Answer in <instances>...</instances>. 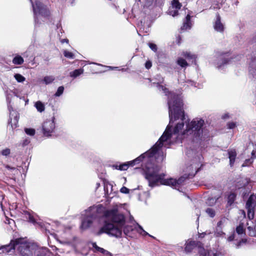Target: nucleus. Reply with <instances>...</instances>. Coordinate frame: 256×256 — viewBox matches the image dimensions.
I'll list each match as a JSON object with an SVG mask.
<instances>
[{
  "instance_id": "obj_1",
  "label": "nucleus",
  "mask_w": 256,
  "mask_h": 256,
  "mask_svg": "<svg viewBox=\"0 0 256 256\" xmlns=\"http://www.w3.org/2000/svg\"><path fill=\"white\" fill-rule=\"evenodd\" d=\"M174 98L175 96L171 94L168 102L170 122L164 131L166 132L168 128V134L174 135V142L171 144L175 142H182L184 138H188L192 141L201 140L204 120L196 118L187 123L182 109V100L178 96L176 104H174V102L172 100Z\"/></svg>"
},
{
  "instance_id": "obj_2",
  "label": "nucleus",
  "mask_w": 256,
  "mask_h": 256,
  "mask_svg": "<svg viewBox=\"0 0 256 256\" xmlns=\"http://www.w3.org/2000/svg\"><path fill=\"white\" fill-rule=\"evenodd\" d=\"M202 165L200 162L193 163L186 168V171L189 172L188 176H181L178 180L174 178H164L165 174L160 173L159 166H154L152 164L146 167L144 170V178L148 182V186L152 188L158 186L159 184L169 186L176 188L182 184L186 179L192 178L194 176L198 171Z\"/></svg>"
},
{
  "instance_id": "obj_3",
  "label": "nucleus",
  "mask_w": 256,
  "mask_h": 256,
  "mask_svg": "<svg viewBox=\"0 0 256 256\" xmlns=\"http://www.w3.org/2000/svg\"><path fill=\"white\" fill-rule=\"evenodd\" d=\"M168 128H167L166 132H164L158 141L150 149L142 154L133 160L130 161L132 166L138 164L140 162H142L143 164L142 166L144 176V170L147 166H150L151 164L154 166H158L157 165H155L151 162L154 158V157L158 160L162 161L164 158L163 148H169L171 144L174 142V135L168 134Z\"/></svg>"
},
{
  "instance_id": "obj_4",
  "label": "nucleus",
  "mask_w": 256,
  "mask_h": 256,
  "mask_svg": "<svg viewBox=\"0 0 256 256\" xmlns=\"http://www.w3.org/2000/svg\"><path fill=\"white\" fill-rule=\"evenodd\" d=\"M121 206L120 204H116L112 208L104 212V214L105 218L104 224L98 232V235L106 233L116 238L122 236V227L125 223V218L119 211V208Z\"/></svg>"
},
{
  "instance_id": "obj_5",
  "label": "nucleus",
  "mask_w": 256,
  "mask_h": 256,
  "mask_svg": "<svg viewBox=\"0 0 256 256\" xmlns=\"http://www.w3.org/2000/svg\"><path fill=\"white\" fill-rule=\"evenodd\" d=\"M36 246L26 242L23 238L12 240L9 244L2 246V252L8 253L17 248L22 256H32Z\"/></svg>"
},
{
  "instance_id": "obj_6",
  "label": "nucleus",
  "mask_w": 256,
  "mask_h": 256,
  "mask_svg": "<svg viewBox=\"0 0 256 256\" xmlns=\"http://www.w3.org/2000/svg\"><path fill=\"white\" fill-rule=\"evenodd\" d=\"M102 206L101 205L92 206L86 210L82 214L83 216L81 229L84 230L89 228L92 224L94 220L98 216L102 210Z\"/></svg>"
},
{
  "instance_id": "obj_7",
  "label": "nucleus",
  "mask_w": 256,
  "mask_h": 256,
  "mask_svg": "<svg viewBox=\"0 0 256 256\" xmlns=\"http://www.w3.org/2000/svg\"><path fill=\"white\" fill-rule=\"evenodd\" d=\"M241 58V56L238 55L234 58H232L230 56L228 53H225L220 54L217 58L214 64L218 70L222 71L226 67L227 65L232 62L240 60Z\"/></svg>"
},
{
  "instance_id": "obj_8",
  "label": "nucleus",
  "mask_w": 256,
  "mask_h": 256,
  "mask_svg": "<svg viewBox=\"0 0 256 256\" xmlns=\"http://www.w3.org/2000/svg\"><path fill=\"white\" fill-rule=\"evenodd\" d=\"M152 82V84L156 85L160 90H162L165 94L166 96H168V102L171 96V94L174 95L175 98H173V102H174V104H176V100L178 96H180L182 99V96L180 94H176L174 92H170L164 86L161 85L160 84L163 83L164 82V78L162 77L160 74H158L154 76V77L150 80Z\"/></svg>"
},
{
  "instance_id": "obj_9",
  "label": "nucleus",
  "mask_w": 256,
  "mask_h": 256,
  "mask_svg": "<svg viewBox=\"0 0 256 256\" xmlns=\"http://www.w3.org/2000/svg\"><path fill=\"white\" fill-rule=\"evenodd\" d=\"M34 14V21L36 24L38 23V17L40 15L42 16L46 17L48 16L49 12L43 5V4L38 0H36L34 3L32 0H30Z\"/></svg>"
},
{
  "instance_id": "obj_10",
  "label": "nucleus",
  "mask_w": 256,
  "mask_h": 256,
  "mask_svg": "<svg viewBox=\"0 0 256 256\" xmlns=\"http://www.w3.org/2000/svg\"><path fill=\"white\" fill-rule=\"evenodd\" d=\"M54 118L52 117V120H46L42 125V131L44 136H51L55 128Z\"/></svg>"
},
{
  "instance_id": "obj_11",
  "label": "nucleus",
  "mask_w": 256,
  "mask_h": 256,
  "mask_svg": "<svg viewBox=\"0 0 256 256\" xmlns=\"http://www.w3.org/2000/svg\"><path fill=\"white\" fill-rule=\"evenodd\" d=\"M8 104V108L10 112V120L8 122V124L11 126L12 130L17 127V124L18 121V114L17 112L13 110L12 106L10 103Z\"/></svg>"
},
{
  "instance_id": "obj_12",
  "label": "nucleus",
  "mask_w": 256,
  "mask_h": 256,
  "mask_svg": "<svg viewBox=\"0 0 256 256\" xmlns=\"http://www.w3.org/2000/svg\"><path fill=\"white\" fill-rule=\"evenodd\" d=\"M250 182V180L249 178H240L236 184V189H242V190L246 189V191H250L252 188V186L249 184Z\"/></svg>"
},
{
  "instance_id": "obj_13",
  "label": "nucleus",
  "mask_w": 256,
  "mask_h": 256,
  "mask_svg": "<svg viewBox=\"0 0 256 256\" xmlns=\"http://www.w3.org/2000/svg\"><path fill=\"white\" fill-rule=\"evenodd\" d=\"M196 248H198V254L201 256H206L207 254L208 256H222L220 252H208L204 248L203 244L200 242H197Z\"/></svg>"
},
{
  "instance_id": "obj_14",
  "label": "nucleus",
  "mask_w": 256,
  "mask_h": 256,
  "mask_svg": "<svg viewBox=\"0 0 256 256\" xmlns=\"http://www.w3.org/2000/svg\"><path fill=\"white\" fill-rule=\"evenodd\" d=\"M254 196H250L246 202V207L248 210V217L250 220H252L254 218V208L256 206V204L254 202Z\"/></svg>"
},
{
  "instance_id": "obj_15",
  "label": "nucleus",
  "mask_w": 256,
  "mask_h": 256,
  "mask_svg": "<svg viewBox=\"0 0 256 256\" xmlns=\"http://www.w3.org/2000/svg\"><path fill=\"white\" fill-rule=\"evenodd\" d=\"M182 6V5L178 0H172L171 2V6L168 10V14L172 16L178 15V10L180 9Z\"/></svg>"
},
{
  "instance_id": "obj_16",
  "label": "nucleus",
  "mask_w": 256,
  "mask_h": 256,
  "mask_svg": "<svg viewBox=\"0 0 256 256\" xmlns=\"http://www.w3.org/2000/svg\"><path fill=\"white\" fill-rule=\"evenodd\" d=\"M214 30L218 32H222L224 30V26L221 22L220 17L218 14L216 15V18L214 23Z\"/></svg>"
},
{
  "instance_id": "obj_17",
  "label": "nucleus",
  "mask_w": 256,
  "mask_h": 256,
  "mask_svg": "<svg viewBox=\"0 0 256 256\" xmlns=\"http://www.w3.org/2000/svg\"><path fill=\"white\" fill-rule=\"evenodd\" d=\"M34 254L36 256H50V252L46 248H39L36 246Z\"/></svg>"
},
{
  "instance_id": "obj_18",
  "label": "nucleus",
  "mask_w": 256,
  "mask_h": 256,
  "mask_svg": "<svg viewBox=\"0 0 256 256\" xmlns=\"http://www.w3.org/2000/svg\"><path fill=\"white\" fill-rule=\"evenodd\" d=\"M249 74L250 78L256 79V60H252L250 64Z\"/></svg>"
},
{
  "instance_id": "obj_19",
  "label": "nucleus",
  "mask_w": 256,
  "mask_h": 256,
  "mask_svg": "<svg viewBox=\"0 0 256 256\" xmlns=\"http://www.w3.org/2000/svg\"><path fill=\"white\" fill-rule=\"evenodd\" d=\"M228 158L230 160V167H232L234 164L237 154L236 150L234 149L228 150Z\"/></svg>"
},
{
  "instance_id": "obj_20",
  "label": "nucleus",
  "mask_w": 256,
  "mask_h": 256,
  "mask_svg": "<svg viewBox=\"0 0 256 256\" xmlns=\"http://www.w3.org/2000/svg\"><path fill=\"white\" fill-rule=\"evenodd\" d=\"M136 228V226H132L126 225L124 227V233L125 235L130 236L132 237L133 232Z\"/></svg>"
},
{
  "instance_id": "obj_21",
  "label": "nucleus",
  "mask_w": 256,
  "mask_h": 256,
  "mask_svg": "<svg viewBox=\"0 0 256 256\" xmlns=\"http://www.w3.org/2000/svg\"><path fill=\"white\" fill-rule=\"evenodd\" d=\"M197 242L195 241L186 242V243L185 251L186 252H190L196 247L197 246Z\"/></svg>"
},
{
  "instance_id": "obj_22",
  "label": "nucleus",
  "mask_w": 256,
  "mask_h": 256,
  "mask_svg": "<svg viewBox=\"0 0 256 256\" xmlns=\"http://www.w3.org/2000/svg\"><path fill=\"white\" fill-rule=\"evenodd\" d=\"M190 16L189 14H188L186 17V18L183 22L182 26V30H187L190 29L192 26V23L190 22Z\"/></svg>"
},
{
  "instance_id": "obj_23",
  "label": "nucleus",
  "mask_w": 256,
  "mask_h": 256,
  "mask_svg": "<svg viewBox=\"0 0 256 256\" xmlns=\"http://www.w3.org/2000/svg\"><path fill=\"white\" fill-rule=\"evenodd\" d=\"M182 55L188 60H191L192 62L195 61L196 58V54H191L190 52H183Z\"/></svg>"
},
{
  "instance_id": "obj_24",
  "label": "nucleus",
  "mask_w": 256,
  "mask_h": 256,
  "mask_svg": "<svg viewBox=\"0 0 256 256\" xmlns=\"http://www.w3.org/2000/svg\"><path fill=\"white\" fill-rule=\"evenodd\" d=\"M236 198V194L234 192H230L228 195V206H232Z\"/></svg>"
},
{
  "instance_id": "obj_25",
  "label": "nucleus",
  "mask_w": 256,
  "mask_h": 256,
  "mask_svg": "<svg viewBox=\"0 0 256 256\" xmlns=\"http://www.w3.org/2000/svg\"><path fill=\"white\" fill-rule=\"evenodd\" d=\"M55 78L53 76H45L42 80V82L45 84H49L53 82Z\"/></svg>"
},
{
  "instance_id": "obj_26",
  "label": "nucleus",
  "mask_w": 256,
  "mask_h": 256,
  "mask_svg": "<svg viewBox=\"0 0 256 256\" xmlns=\"http://www.w3.org/2000/svg\"><path fill=\"white\" fill-rule=\"evenodd\" d=\"M84 70L82 68H79L75 70H74L70 72V76L73 78H76L81 74H83Z\"/></svg>"
},
{
  "instance_id": "obj_27",
  "label": "nucleus",
  "mask_w": 256,
  "mask_h": 256,
  "mask_svg": "<svg viewBox=\"0 0 256 256\" xmlns=\"http://www.w3.org/2000/svg\"><path fill=\"white\" fill-rule=\"evenodd\" d=\"M34 106L37 110L40 112H42L44 111L45 106L44 104L40 101H38L35 102Z\"/></svg>"
},
{
  "instance_id": "obj_28",
  "label": "nucleus",
  "mask_w": 256,
  "mask_h": 256,
  "mask_svg": "<svg viewBox=\"0 0 256 256\" xmlns=\"http://www.w3.org/2000/svg\"><path fill=\"white\" fill-rule=\"evenodd\" d=\"M92 247L95 249V252H100L104 254H108L109 252L102 248H100L96 245V242H92Z\"/></svg>"
},
{
  "instance_id": "obj_29",
  "label": "nucleus",
  "mask_w": 256,
  "mask_h": 256,
  "mask_svg": "<svg viewBox=\"0 0 256 256\" xmlns=\"http://www.w3.org/2000/svg\"><path fill=\"white\" fill-rule=\"evenodd\" d=\"M24 62L23 58L19 55L16 56L12 60V63L14 64H23Z\"/></svg>"
},
{
  "instance_id": "obj_30",
  "label": "nucleus",
  "mask_w": 256,
  "mask_h": 256,
  "mask_svg": "<svg viewBox=\"0 0 256 256\" xmlns=\"http://www.w3.org/2000/svg\"><path fill=\"white\" fill-rule=\"evenodd\" d=\"M220 198V196H215L214 198H210L208 199L206 204L210 206H212L216 204V201Z\"/></svg>"
},
{
  "instance_id": "obj_31",
  "label": "nucleus",
  "mask_w": 256,
  "mask_h": 256,
  "mask_svg": "<svg viewBox=\"0 0 256 256\" xmlns=\"http://www.w3.org/2000/svg\"><path fill=\"white\" fill-rule=\"evenodd\" d=\"M136 225L138 226V228L136 229V231L141 235L142 236H148L150 237H152L153 238H154V236H152L150 235L148 233L146 232L143 228H142V226H140V225H139L138 224H136Z\"/></svg>"
},
{
  "instance_id": "obj_32",
  "label": "nucleus",
  "mask_w": 256,
  "mask_h": 256,
  "mask_svg": "<svg viewBox=\"0 0 256 256\" xmlns=\"http://www.w3.org/2000/svg\"><path fill=\"white\" fill-rule=\"evenodd\" d=\"M236 233L239 235L244 234L245 230L244 228V224H240L236 228Z\"/></svg>"
},
{
  "instance_id": "obj_33",
  "label": "nucleus",
  "mask_w": 256,
  "mask_h": 256,
  "mask_svg": "<svg viewBox=\"0 0 256 256\" xmlns=\"http://www.w3.org/2000/svg\"><path fill=\"white\" fill-rule=\"evenodd\" d=\"M176 62L178 65L182 68H186L188 66L186 61L182 58H178Z\"/></svg>"
},
{
  "instance_id": "obj_34",
  "label": "nucleus",
  "mask_w": 256,
  "mask_h": 256,
  "mask_svg": "<svg viewBox=\"0 0 256 256\" xmlns=\"http://www.w3.org/2000/svg\"><path fill=\"white\" fill-rule=\"evenodd\" d=\"M63 54L64 56L68 58L74 59L75 58L74 54L72 52L67 50H64Z\"/></svg>"
},
{
  "instance_id": "obj_35",
  "label": "nucleus",
  "mask_w": 256,
  "mask_h": 256,
  "mask_svg": "<svg viewBox=\"0 0 256 256\" xmlns=\"http://www.w3.org/2000/svg\"><path fill=\"white\" fill-rule=\"evenodd\" d=\"M248 234L250 236H256V225L254 226V228H252V226H248Z\"/></svg>"
},
{
  "instance_id": "obj_36",
  "label": "nucleus",
  "mask_w": 256,
  "mask_h": 256,
  "mask_svg": "<svg viewBox=\"0 0 256 256\" xmlns=\"http://www.w3.org/2000/svg\"><path fill=\"white\" fill-rule=\"evenodd\" d=\"M12 92L8 90H5V94L7 103L11 102L12 98V94H11Z\"/></svg>"
},
{
  "instance_id": "obj_37",
  "label": "nucleus",
  "mask_w": 256,
  "mask_h": 256,
  "mask_svg": "<svg viewBox=\"0 0 256 256\" xmlns=\"http://www.w3.org/2000/svg\"><path fill=\"white\" fill-rule=\"evenodd\" d=\"M130 166H131V164L130 162L120 164V170H126Z\"/></svg>"
},
{
  "instance_id": "obj_38",
  "label": "nucleus",
  "mask_w": 256,
  "mask_h": 256,
  "mask_svg": "<svg viewBox=\"0 0 256 256\" xmlns=\"http://www.w3.org/2000/svg\"><path fill=\"white\" fill-rule=\"evenodd\" d=\"M15 79L18 82H24L26 80L25 78L19 74H15L14 76Z\"/></svg>"
},
{
  "instance_id": "obj_39",
  "label": "nucleus",
  "mask_w": 256,
  "mask_h": 256,
  "mask_svg": "<svg viewBox=\"0 0 256 256\" xmlns=\"http://www.w3.org/2000/svg\"><path fill=\"white\" fill-rule=\"evenodd\" d=\"M206 213L211 218L214 216L216 212L212 208H208L206 210Z\"/></svg>"
},
{
  "instance_id": "obj_40",
  "label": "nucleus",
  "mask_w": 256,
  "mask_h": 256,
  "mask_svg": "<svg viewBox=\"0 0 256 256\" xmlns=\"http://www.w3.org/2000/svg\"><path fill=\"white\" fill-rule=\"evenodd\" d=\"M25 132L29 136H33L35 134V130L34 128H26L24 129Z\"/></svg>"
},
{
  "instance_id": "obj_41",
  "label": "nucleus",
  "mask_w": 256,
  "mask_h": 256,
  "mask_svg": "<svg viewBox=\"0 0 256 256\" xmlns=\"http://www.w3.org/2000/svg\"><path fill=\"white\" fill-rule=\"evenodd\" d=\"M64 87L63 86H59L57 90V91L54 94L56 96H60L64 92Z\"/></svg>"
},
{
  "instance_id": "obj_42",
  "label": "nucleus",
  "mask_w": 256,
  "mask_h": 256,
  "mask_svg": "<svg viewBox=\"0 0 256 256\" xmlns=\"http://www.w3.org/2000/svg\"><path fill=\"white\" fill-rule=\"evenodd\" d=\"M246 239H242L235 244L236 248H239L243 244L246 242Z\"/></svg>"
},
{
  "instance_id": "obj_43",
  "label": "nucleus",
  "mask_w": 256,
  "mask_h": 256,
  "mask_svg": "<svg viewBox=\"0 0 256 256\" xmlns=\"http://www.w3.org/2000/svg\"><path fill=\"white\" fill-rule=\"evenodd\" d=\"M10 153V148H6L4 150H2L0 152V154L4 156H8Z\"/></svg>"
},
{
  "instance_id": "obj_44",
  "label": "nucleus",
  "mask_w": 256,
  "mask_h": 256,
  "mask_svg": "<svg viewBox=\"0 0 256 256\" xmlns=\"http://www.w3.org/2000/svg\"><path fill=\"white\" fill-rule=\"evenodd\" d=\"M253 162V160L252 158L246 159L243 164H242V167L248 166L250 164H252Z\"/></svg>"
},
{
  "instance_id": "obj_45",
  "label": "nucleus",
  "mask_w": 256,
  "mask_h": 256,
  "mask_svg": "<svg viewBox=\"0 0 256 256\" xmlns=\"http://www.w3.org/2000/svg\"><path fill=\"white\" fill-rule=\"evenodd\" d=\"M148 46L154 52L157 50V46L156 44L152 43H148Z\"/></svg>"
},
{
  "instance_id": "obj_46",
  "label": "nucleus",
  "mask_w": 256,
  "mask_h": 256,
  "mask_svg": "<svg viewBox=\"0 0 256 256\" xmlns=\"http://www.w3.org/2000/svg\"><path fill=\"white\" fill-rule=\"evenodd\" d=\"M228 128L230 129H232L236 126V123L234 122H230L227 124Z\"/></svg>"
},
{
  "instance_id": "obj_47",
  "label": "nucleus",
  "mask_w": 256,
  "mask_h": 256,
  "mask_svg": "<svg viewBox=\"0 0 256 256\" xmlns=\"http://www.w3.org/2000/svg\"><path fill=\"white\" fill-rule=\"evenodd\" d=\"M120 192H122V193H123V194H128L129 192V189L128 188H127L125 187V186H122L120 190Z\"/></svg>"
},
{
  "instance_id": "obj_48",
  "label": "nucleus",
  "mask_w": 256,
  "mask_h": 256,
  "mask_svg": "<svg viewBox=\"0 0 256 256\" xmlns=\"http://www.w3.org/2000/svg\"><path fill=\"white\" fill-rule=\"evenodd\" d=\"M28 221L33 223V224H35L36 223V220H34V217L32 216V215L31 214H30V213H28Z\"/></svg>"
},
{
  "instance_id": "obj_49",
  "label": "nucleus",
  "mask_w": 256,
  "mask_h": 256,
  "mask_svg": "<svg viewBox=\"0 0 256 256\" xmlns=\"http://www.w3.org/2000/svg\"><path fill=\"white\" fill-rule=\"evenodd\" d=\"M226 220V218H221V220H220L218 222V224H217V226H218V227H220V226H222V224H224V223L225 222Z\"/></svg>"
},
{
  "instance_id": "obj_50",
  "label": "nucleus",
  "mask_w": 256,
  "mask_h": 256,
  "mask_svg": "<svg viewBox=\"0 0 256 256\" xmlns=\"http://www.w3.org/2000/svg\"><path fill=\"white\" fill-rule=\"evenodd\" d=\"M152 66V64L150 61H147L145 64V67L147 69L150 68Z\"/></svg>"
},
{
  "instance_id": "obj_51",
  "label": "nucleus",
  "mask_w": 256,
  "mask_h": 256,
  "mask_svg": "<svg viewBox=\"0 0 256 256\" xmlns=\"http://www.w3.org/2000/svg\"><path fill=\"white\" fill-rule=\"evenodd\" d=\"M186 82L188 84V86H194V87H196V82L192 81V80H188Z\"/></svg>"
},
{
  "instance_id": "obj_52",
  "label": "nucleus",
  "mask_w": 256,
  "mask_h": 256,
  "mask_svg": "<svg viewBox=\"0 0 256 256\" xmlns=\"http://www.w3.org/2000/svg\"><path fill=\"white\" fill-rule=\"evenodd\" d=\"M224 234V232H223L222 230H220V231L217 230L215 232L214 235L216 236H222Z\"/></svg>"
},
{
  "instance_id": "obj_53",
  "label": "nucleus",
  "mask_w": 256,
  "mask_h": 256,
  "mask_svg": "<svg viewBox=\"0 0 256 256\" xmlns=\"http://www.w3.org/2000/svg\"><path fill=\"white\" fill-rule=\"evenodd\" d=\"M140 2V0H136V3L134 6V7L132 9V12L134 10V9L138 7V2Z\"/></svg>"
},
{
  "instance_id": "obj_54",
  "label": "nucleus",
  "mask_w": 256,
  "mask_h": 256,
  "mask_svg": "<svg viewBox=\"0 0 256 256\" xmlns=\"http://www.w3.org/2000/svg\"><path fill=\"white\" fill-rule=\"evenodd\" d=\"M256 158V150H254L252 152V158H251L254 159Z\"/></svg>"
},
{
  "instance_id": "obj_55",
  "label": "nucleus",
  "mask_w": 256,
  "mask_h": 256,
  "mask_svg": "<svg viewBox=\"0 0 256 256\" xmlns=\"http://www.w3.org/2000/svg\"><path fill=\"white\" fill-rule=\"evenodd\" d=\"M112 167L114 169L120 170V164H113V165H112Z\"/></svg>"
},
{
  "instance_id": "obj_56",
  "label": "nucleus",
  "mask_w": 256,
  "mask_h": 256,
  "mask_svg": "<svg viewBox=\"0 0 256 256\" xmlns=\"http://www.w3.org/2000/svg\"><path fill=\"white\" fill-rule=\"evenodd\" d=\"M5 222L8 224H11L12 223H14V220L12 219L6 218Z\"/></svg>"
},
{
  "instance_id": "obj_57",
  "label": "nucleus",
  "mask_w": 256,
  "mask_h": 256,
  "mask_svg": "<svg viewBox=\"0 0 256 256\" xmlns=\"http://www.w3.org/2000/svg\"><path fill=\"white\" fill-rule=\"evenodd\" d=\"M234 234H232L228 238V240L229 242H232L234 240Z\"/></svg>"
},
{
  "instance_id": "obj_58",
  "label": "nucleus",
  "mask_w": 256,
  "mask_h": 256,
  "mask_svg": "<svg viewBox=\"0 0 256 256\" xmlns=\"http://www.w3.org/2000/svg\"><path fill=\"white\" fill-rule=\"evenodd\" d=\"M30 142V140H28V139H26L23 143H22V145L23 146H26L27 144H28Z\"/></svg>"
},
{
  "instance_id": "obj_59",
  "label": "nucleus",
  "mask_w": 256,
  "mask_h": 256,
  "mask_svg": "<svg viewBox=\"0 0 256 256\" xmlns=\"http://www.w3.org/2000/svg\"><path fill=\"white\" fill-rule=\"evenodd\" d=\"M4 199V196L2 192H0V205H2V202Z\"/></svg>"
},
{
  "instance_id": "obj_60",
  "label": "nucleus",
  "mask_w": 256,
  "mask_h": 256,
  "mask_svg": "<svg viewBox=\"0 0 256 256\" xmlns=\"http://www.w3.org/2000/svg\"><path fill=\"white\" fill-rule=\"evenodd\" d=\"M60 42L63 44L64 42L68 43V40L67 38L62 39L60 40Z\"/></svg>"
},
{
  "instance_id": "obj_61",
  "label": "nucleus",
  "mask_w": 256,
  "mask_h": 256,
  "mask_svg": "<svg viewBox=\"0 0 256 256\" xmlns=\"http://www.w3.org/2000/svg\"><path fill=\"white\" fill-rule=\"evenodd\" d=\"M6 168L8 170H12L16 171V169L14 168L10 167V166L8 165L6 166Z\"/></svg>"
},
{
  "instance_id": "obj_62",
  "label": "nucleus",
  "mask_w": 256,
  "mask_h": 256,
  "mask_svg": "<svg viewBox=\"0 0 256 256\" xmlns=\"http://www.w3.org/2000/svg\"><path fill=\"white\" fill-rule=\"evenodd\" d=\"M153 0H147L146 5L148 6H150L152 3Z\"/></svg>"
},
{
  "instance_id": "obj_63",
  "label": "nucleus",
  "mask_w": 256,
  "mask_h": 256,
  "mask_svg": "<svg viewBox=\"0 0 256 256\" xmlns=\"http://www.w3.org/2000/svg\"><path fill=\"white\" fill-rule=\"evenodd\" d=\"M108 68H109V70H117L118 68V67H113V66H108Z\"/></svg>"
},
{
  "instance_id": "obj_64",
  "label": "nucleus",
  "mask_w": 256,
  "mask_h": 256,
  "mask_svg": "<svg viewBox=\"0 0 256 256\" xmlns=\"http://www.w3.org/2000/svg\"><path fill=\"white\" fill-rule=\"evenodd\" d=\"M204 235H205V233L200 234V235H199V237L203 238V237H204Z\"/></svg>"
}]
</instances>
